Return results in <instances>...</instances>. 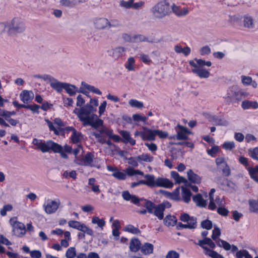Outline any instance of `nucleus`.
<instances>
[{"instance_id": "obj_59", "label": "nucleus", "mask_w": 258, "mask_h": 258, "mask_svg": "<svg viewBox=\"0 0 258 258\" xmlns=\"http://www.w3.org/2000/svg\"><path fill=\"white\" fill-rule=\"evenodd\" d=\"M236 89L235 87L232 86L229 87L227 90V98H228L230 99H232L234 97V94H235V92Z\"/></svg>"}, {"instance_id": "obj_62", "label": "nucleus", "mask_w": 258, "mask_h": 258, "mask_svg": "<svg viewBox=\"0 0 258 258\" xmlns=\"http://www.w3.org/2000/svg\"><path fill=\"white\" fill-rule=\"evenodd\" d=\"M217 211L219 215L222 216H227L229 213V210L226 208L222 207H218Z\"/></svg>"}, {"instance_id": "obj_54", "label": "nucleus", "mask_w": 258, "mask_h": 258, "mask_svg": "<svg viewBox=\"0 0 258 258\" xmlns=\"http://www.w3.org/2000/svg\"><path fill=\"white\" fill-rule=\"evenodd\" d=\"M201 227L207 230H210L212 228V222L209 220H205L201 222Z\"/></svg>"}, {"instance_id": "obj_45", "label": "nucleus", "mask_w": 258, "mask_h": 258, "mask_svg": "<svg viewBox=\"0 0 258 258\" xmlns=\"http://www.w3.org/2000/svg\"><path fill=\"white\" fill-rule=\"evenodd\" d=\"M72 132H73L71 139L72 142L74 143H77L80 140V137H81V133L77 132L76 129H72Z\"/></svg>"}, {"instance_id": "obj_19", "label": "nucleus", "mask_w": 258, "mask_h": 258, "mask_svg": "<svg viewBox=\"0 0 258 258\" xmlns=\"http://www.w3.org/2000/svg\"><path fill=\"white\" fill-rule=\"evenodd\" d=\"M192 72L201 78H208L210 76V72L203 68H194L192 69Z\"/></svg>"}, {"instance_id": "obj_61", "label": "nucleus", "mask_w": 258, "mask_h": 258, "mask_svg": "<svg viewBox=\"0 0 258 258\" xmlns=\"http://www.w3.org/2000/svg\"><path fill=\"white\" fill-rule=\"evenodd\" d=\"M241 82L244 86L250 85L251 81L252 80L251 77L243 75L241 77Z\"/></svg>"}, {"instance_id": "obj_47", "label": "nucleus", "mask_w": 258, "mask_h": 258, "mask_svg": "<svg viewBox=\"0 0 258 258\" xmlns=\"http://www.w3.org/2000/svg\"><path fill=\"white\" fill-rule=\"evenodd\" d=\"M135 59L133 57L128 58L126 63L125 64V68L129 71H134L135 69Z\"/></svg>"}, {"instance_id": "obj_39", "label": "nucleus", "mask_w": 258, "mask_h": 258, "mask_svg": "<svg viewBox=\"0 0 258 258\" xmlns=\"http://www.w3.org/2000/svg\"><path fill=\"white\" fill-rule=\"evenodd\" d=\"M248 171L251 178L253 180L258 178V165L255 166L254 167H249Z\"/></svg>"}, {"instance_id": "obj_25", "label": "nucleus", "mask_w": 258, "mask_h": 258, "mask_svg": "<svg viewBox=\"0 0 258 258\" xmlns=\"http://www.w3.org/2000/svg\"><path fill=\"white\" fill-rule=\"evenodd\" d=\"M192 200L199 207H205L206 206V201L203 199L202 196L200 194L193 196Z\"/></svg>"}, {"instance_id": "obj_50", "label": "nucleus", "mask_w": 258, "mask_h": 258, "mask_svg": "<svg viewBox=\"0 0 258 258\" xmlns=\"http://www.w3.org/2000/svg\"><path fill=\"white\" fill-rule=\"evenodd\" d=\"M145 207L149 213L153 214L155 209L156 205L150 201H147L145 204Z\"/></svg>"}, {"instance_id": "obj_4", "label": "nucleus", "mask_w": 258, "mask_h": 258, "mask_svg": "<svg viewBox=\"0 0 258 258\" xmlns=\"http://www.w3.org/2000/svg\"><path fill=\"white\" fill-rule=\"evenodd\" d=\"M25 29L23 21L20 18L16 17L8 24L7 32L9 35L22 33Z\"/></svg>"}, {"instance_id": "obj_30", "label": "nucleus", "mask_w": 258, "mask_h": 258, "mask_svg": "<svg viewBox=\"0 0 258 258\" xmlns=\"http://www.w3.org/2000/svg\"><path fill=\"white\" fill-rule=\"evenodd\" d=\"M144 176L146 179V185L151 187H155L156 179L153 175L147 174L144 175Z\"/></svg>"}, {"instance_id": "obj_14", "label": "nucleus", "mask_w": 258, "mask_h": 258, "mask_svg": "<svg viewBox=\"0 0 258 258\" xmlns=\"http://www.w3.org/2000/svg\"><path fill=\"white\" fill-rule=\"evenodd\" d=\"M222 180V178H219L218 182V183L220 184L223 186L224 189L226 190H229L230 191L235 190L236 186L232 181L227 179H225L224 180L225 181L224 183V182H221V180Z\"/></svg>"}, {"instance_id": "obj_26", "label": "nucleus", "mask_w": 258, "mask_h": 258, "mask_svg": "<svg viewBox=\"0 0 258 258\" xmlns=\"http://www.w3.org/2000/svg\"><path fill=\"white\" fill-rule=\"evenodd\" d=\"M141 242L138 238H132L130 244V249L132 251L137 252L141 248Z\"/></svg>"}, {"instance_id": "obj_35", "label": "nucleus", "mask_w": 258, "mask_h": 258, "mask_svg": "<svg viewBox=\"0 0 258 258\" xmlns=\"http://www.w3.org/2000/svg\"><path fill=\"white\" fill-rule=\"evenodd\" d=\"M66 87L64 89L66 91L67 93L71 96L74 95L77 92H79L78 89L74 85H71L69 83H67Z\"/></svg>"}, {"instance_id": "obj_17", "label": "nucleus", "mask_w": 258, "mask_h": 258, "mask_svg": "<svg viewBox=\"0 0 258 258\" xmlns=\"http://www.w3.org/2000/svg\"><path fill=\"white\" fill-rule=\"evenodd\" d=\"M85 0H60V4L66 7L72 8L80 4L84 3Z\"/></svg>"}, {"instance_id": "obj_21", "label": "nucleus", "mask_w": 258, "mask_h": 258, "mask_svg": "<svg viewBox=\"0 0 258 258\" xmlns=\"http://www.w3.org/2000/svg\"><path fill=\"white\" fill-rule=\"evenodd\" d=\"M241 107L243 109H248L250 108L257 109L258 108V103L256 101H252L245 100L242 102Z\"/></svg>"}, {"instance_id": "obj_2", "label": "nucleus", "mask_w": 258, "mask_h": 258, "mask_svg": "<svg viewBox=\"0 0 258 258\" xmlns=\"http://www.w3.org/2000/svg\"><path fill=\"white\" fill-rule=\"evenodd\" d=\"M153 17L161 20L171 13L169 3L163 0L157 3L150 10Z\"/></svg>"}, {"instance_id": "obj_34", "label": "nucleus", "mask_w": 258, "mask_h": 258, "mask_svg": "<svg viewBox=\"0 0 258 258\" xmlns=\"http://www.w3.org/2000/svg\"><path fill=\"white\" fill-rule=\"evenodd\" d=\"M154 246L151 243H146L141 247L142 252L145 254H149L153 253Z\"/></svg>"}, {"instance_id": "obj_41", "label": "nucleus", "mask_w": 258, "mask_h": 258, "mask_svg": "<svg viewBox=\"0 0 258 258\" xmlns=\"http://www.w3.org/2000/svg\"><path fill=\"white\" fill-rule=\"evenodd\" d=\"M210 238H209L205 237L204 239L199 240L198 241V245H200V246H201L203 248L205 254L207 255H208V253H207L208 250H212L210 249V248H208L207 246H204V245L208 244L209 243V240H210Z\"/></svg>"}, {"instance_id": "obj_6", "label": "nucleus", "mask_w": 258, "mask_h": 258, "mask_svg": "<svg viewBox=\"0 0 258 258\" xmlns=\"http://www.w3.org/2000/svg\"><path fill=\"white\" fill-rule=\"evenodd\" d=\"M10 223L13 227L12 231L14 235L17 237H22L26 234V228L25 225L17 220L16 217L10 219Z\"/></svg>"}, {"instance_id": "obj_37", "label": "nucleus", "mask_w": 258, "mask_h": 258, "mask_svg": "<svg viewBox=\"0 0 258 258\" xmlns=\"http://www.w3.org/2000/svg\"><path fill=\"white\" fill-rule=\"evenodd\" d=\"M249 210L250 212L258 214V199L250 200L248 201Z\"/></svg>"}, {"instance_id": "obj_43", "label": "nucleus", "mask_w": 258, "mask_h": 258, "mask_svg": "<svg viewBox=\"0 0 258 258\" xmlns=\"http://www.w3.org/2000/svg\"><path fill=\"white\" fill-rule=\"evenodd\" d=\"M125 173L130 176H132L135 175H144L143 172L141 170L134 169L131 167H128L125 170Z\"/></svg>"}, {"instance_id": "obj_44", "label": "nucleus", "mask_w": 258, "mask_h": 258, "mask_svg": "<svg viewBox=\"0 0 258 258\" xmlns=\"http://www.w3.org/2000/svg\"><path fill=\"white\" fill-rule=\"evenodd\" d=\"M216 242L219 247H223L226 250H229L231 248V245L228 242L221 239H218Z\"/></svg>"}, {"instance_id": "obj_42", "label": "nucleus", "mask_w": 258, "mask_h": 258, "mask_svg": "<svg viewBox=\"0 0 258 258\" xmlns=\"http://www.w3.org/2000/svg\"><path fill=\"white\" fill-rule=\"evenodd\" d=\"M68 224L70 227L80 231L83 230L82 229L84 228L83 227L85 225L84 224H81L80 222L73 220L70 221Z\"/></svg>"}, {"instance_id": "obj_7", "label": "nucleus", "mask_w": 258, "mask_h": 258, "mask_svg": "<svg viewBox=\"0 0 258 258\" xmlns=\"http://www.w3.org/2000/svg\"><path fill=\"white\" fill-rule=\"evenodd\" d=\"M60 204V200L59 199H55L53 200L48 199L46 203L43 205V207L47 214H52L56 212Z\"/></svg>"}, {"instance_id": "obj_27", "label": "nucleus", "mask_w": 258, "mask_h": 258, "mask_svg": "<svg viewBox=\"0 0 258 258\" xmlns=\"http://www.w3.org/2000/svg\"><path fill=\"white\" fill-rule=\"evenodd\" d=\"M243 24L245 27L249 29L253 28L254 26L252 18L248 15L243 17Z\"/></svg>"}, {"instance_id": "obj_56", "label": "nucleus", "mask_w": 258, "mask_h": 258, "mask_svg": "<svg viewBox=\"0 0 258 258\" xmlns=\"http://www.w3.org/2000/svg\"><path fill=\"white\" fill-rule=\"evenodd\" d=\"M13 209V206L11 204L5 205L0 211L1 215L5 216L7 214V212L11 211Z\"/></svg>"}, {"instance_id": "obj_57", "label": "nucleus", "mask_w": 258, "mask_h": 258, "mask_svg": "<svg viewBox=\"0 0 258 258\" xmlns=\"http://www.w3.org/2000/svg\"><path fill=\"white\" fill-rule=\"evenodd\" d=\"M215 162L218 167H222V165H225V166H226V167H228V164L223 157L217 158Z\"/></svg>"}, {"instance_id": "obj_10", "label": "nucleus", "mask_w": 258, "mask_h": 258, "mask_svg": "<svg viewBox=\"0 0 258 258\" xmlns=\"http://www.w3.org/2000/svg\"><path fill=\"white\" fill-rule=\"evenodd\" d=\"M209 119L210 121L216 125L228 126L229 124V121L224 118L216 115L211 116Z\"/></svg>"}, {"instance_id": "obj_48", "label": "nucleus", "mask_w": 258, "mask_h": 258, "mask_svg": "<svg viewBox=\"0 0 258 258\" xmlns=\"http://www.w3.org/2000/svg\"><path fill=\"white\" fill-rule=\"evenodd\" d=\"M128 104L132 107L137 108H142L144 107V104L142 102L139 101L136 99H131L128 101Z\"/></svg>"}, {"instance_id": "obj_63", "label": "nucleus", "mask_w": 258, "mask_h": 258, "mask_svg": "<svg viewBox=\"0 0 258 258\" xmlns=\"http://www.w3.org/2000/svg\"><path fill=\"white\" fill-rule=\"evenodd\" d=\"M179 254L176 251L173 250H169L165 258H179Z\"/></svg>"}, {"instance_id": "obj_49", "label": "nucleus", "mask_w": 258, "mask_h": 258, "mask_svg": "<svg viewBox=\"0 0 258 258\" xmlns=\"http://www.w3.org/2000/svg\"><path fill=\"white\" fill-rule=\"evenodd\" d=\"M186 222V224H184V228L191 229H195L197 226V219L196 218H192L190 221Z\"/></svg>"}, {"instance_id": "obj_8", "label": "nucleus", "mask_w": 258, "mask_h": 258, "mask_svg": "<svg viewBox=\"0 0 258 258\" xmlns=\"http://www.w3.org/2000/svg\"><path fill=\"white\" fill-rule=\"evenodd\" d=\"M133 43L147 42L149 43H158L160 41L151 36H146L142 34H137L133 36Z\"/></svg>"}, {"instance_id": "obj_58", "label": "nucleus", "mask_w": 258, "mask_h": 258, "mask_svg": "<svg viewBox=\"0 0 258 258\" xmlns=\"http://www.w3.org/2000/svg\"><path fill=\"white\" fill-rule=\"evenodd\" d=\"M133 0H129L128 1H124L122 0L120 2V6L125 9H130L132 8Z\"/></svg>"}, {"instance_id": "obj_38", "label": "nucleus", "mask_w": 258, "mask_h": 258, "mask_svg": "<svg viewBox=\"0 0 258 258\" xmlns=\"http://www.w3.org/2000/svg\"><path fill=\"white\" fill-rule=\"evenodd\" d=\"M109 21L106 18H100L98 20V28L100 29H108Z\"/></svg>"}, {"instance_id": "obj_22", "label": "nucleus", "mask_w": 258, "mask_h": 258, "mask_svg": "<svg viewBox=\"0 0 258 258\" xmlns=\"http://www.w3.org/2000/svg\"><path fill=\"white\" fill-rule=\"evenodd\" d=\"M50 86L58 92H60L67 85V83L59 82L56 79H54L53 82L50 83Z\"/></svg>"}, {"instance_id": "obj_60", "label": "nucleus", "mask_w": 258, "mask_h": 258, "mask_svg": "<svg viewBox=\"0 0 258 258\" xmlns=\"http://www.w3.org/2000/svg\"><path fill=\"white\" fill-rule=\"evenodd\" d=\"M222 147L226 150H232L235 148V143L234 142H226L223 144Z\"/></svg>"}, {"instance_id": "obj_52", "label": "nucleus", "mask_w": 258, "mask_h": 258, "mask_svg": "<svg viewBox=\"0 0 258 258\" xmlns=\"http://www.w3.org/2000/svg\"><path fill=\"white\" fill-rule=\"evenodd\" d=\"M66 256L67 258L75 257L76 256V248L74 247L69 248L66 251Z\"/></svg>"}, {"instance_id": "obj_32", "label": "nucleus", "mask_w": 258, "mask_h": 258, "mask_svg": "<svg viewBox=\"0 0 258 258\" xmlns=\"http://www.w3.org/2000/svg\"><path fill=\"white\" fill-rule=\"evenodd\" d=\"M164 210L160 204L156 205L153 214L159 220H162L164 217Z\"/></svg>"}, {"instance_id": "obj_36", "label": "nucleus", "mask_w": 258, "mask_h": 258, "mask_svg": "<svg viewBox=\"0 0 258 258\" xmlns=\"http://www.w3.org/2000/svg\"><path fill=\"white\" fill-rule=\"evenodd\" d=\"M176 221L177 219L174 216L171 215H167L164 219V223L166 226H173L175 225Z\"/></svg>"}, {"instance_id": "obj_51", "label": "nucleus", "mask_w": 258, "mask_h": 258, "mask_svg": "<svg viewBox=\"0 0 258 258\" xmlns=\"http://www.w3.org/2000/svg\"><path fill=\"white\" fill-rule=\"evenodd\" d=\"M112 176L118 180H124L126 177L125 173L118 170H115V172L112 173Z\"/></svg>"}, {"instance_id": "obj_23", "label": "nucleus", "mask_w": 258, "mask_h": 258, "mask_svg": "<svg viewBox=\"0 0 258 258\" xmlns=\"http://www.w3.org/2000/svg\"><path fill=\"white\" fill-rule=\"evenodd\" d=\"M119 133L123 138V143H129L132 145L136 144V141L131 137L130 133L128 132L125 131H120Z\"/></svg>"}, {"instance_id": "obj_55", "label": "nucleus", "mask_w": 258, "mask_h": 258, "mask_svg": "<svg viewBox=\"0 0 258 258\" xmlns=\"http://www.w3.org/2000/svg\"><path fill=\"white\" fill-rule=\"evenodd\" d=\"M248 154L251 158L258 161V147L248 149Z\"/></svg>"}, {"instance_id": "obj_24", "label": "nucleus", "mask_w": 258, "mask_h": 258, "mask_svg": "<svg viewBox=\"0 0 258 258\" xmlns=\"http://www.w3.org/2000/svg\"><path fill=\"white\" fill-rule=\"evenodd\" d=\"M174 50L177 53H182L185 56H187L191 52V49L188 46L183 48L181 46L179 45H175Z\"/></svg>"}, {"instance_id": "obj_1", "label": "nucleus", "mask_w": 258, "mask_h": 258, "mask_svg": "<svg viewBox=\"0 0 258 258\" xmlns=\"http://www.w3.org/2000/svg\"><path fill=\"white\" fill-rule=\"evenodd\" d=\"M97 100L90 99L89 103L80 108H76L73 113L77 115L84 126L90 125L94 129H97L96 111Z\"/></svg>"}, {"instance_id": "obj_29", "label": "nucleus", "mask_w": 258, "mask_h": 258, "mask_svg": "<svg viewBox=\"0 0 258 258\" xmlns=\"http://www.w3.org/2000/svg\"><path fill=\"white\" fill-rule=\"evenodd\" d=\"M181 189V196L182 200L185 203H188L190 201L191 192L189 189H187L186 187H182Z\"/></svg>"}, {"instance_id": "obj_12", "label": "nucleus", "mask_w": 258, "mask_h": 258, "mask_svg": "<svg viewBox=\"0 0 258 258\" xmlns=\"http://www.w3.org/2000/svg\"><path fill=\"white\" fill-rule=\"evenodd\" d=\"M33 93L32 91L23 90L20 94V97L21 100L25 104H28L31 102L33 98Z\"/></svg>"}, {"instance_id": "obj_40", "label": "nucleus", "mask_w": 258, "mask_h": 258, "mask_svg": "<svg viewBox=\"0 0 258 258\" xmlns=\"http://www.w3.org/2000/svg\"><path fill=\"white\" fill-rule=\"evenodd\" d=\"M139 161L151 162L154 160V157L148 154H143L137 157Z\"/></svg>"}, {"instance_id": "obj_18", "label": "nucleus", "mask_w": 258, "mask_h": 258, "mask_svg": "<svg viewBox=\"0 0 258 258\" xmlns=\"http://www.w3.org/2000/svg\"><path fill=\"white\" fill-rule=\"evenodd\" d=\"M145 130L144 132V138H143V140L148 141H154L155 140V130H152L147 127H144Z\"/></svg>"}, {"instance_id": "obj_33", "label": "nucleus", "mask_w": 258, "mask_h": 258, "mask_svg": "<svg viewBox=\"0 0 258 258\" xmlns=\"http://www.w3.org/2000/svg\"><path fill=\"white\" fill-rule=\"evenodd\" d=\"M166 196L169 199L175 201H178L180 200L179 197V187L176 188L172 192H166Z\"/></svg>"}, {"instance_id": "obj_20", "label": "nucleus", "mask_w": 258, "mask_h": 258, "mask_svg": "<svg viewBox=\"0 0 258 258\" xmlns=\"http://www.w3.org/2000/svg\"><path fill=\"white\" fill-rule=\"evenodd\" d=\"M187 175L188 179L192 183L198 184L201 181V177L195 173L191 169H189L187 172Z\"/></svg>"}, {"instance_id": "obj_64", "label": "nucleus", "mask_w": 258, "mask_h": 258, "mask_svg": "<svg viewBox=\"0 0 258 258\" xmlns=\"http://www.w3.org/2000/svg\"><path fill=\"white\" fill-rule=\"evenodd\" d=\"M200 54L202 55H208L211 52V49L208 45L204 46L200 49Z\"/></svg>"}, {"instance_id": "obj_31", "label": "nucleus", "mask_w": 258, "mask_h": 258, "mask_svg": "<svg viewBox=\"0 0 258 258\" xmlns=\"http://www.w3.org/2000/svg\"><path fill=\"white\" fill-rule=\"evenodd\" d=\"M171 176L175 180L176 183H183L186 184L187 183V180L184 177L180 176L176 171H171Z\"/></svg>"}, {"instance_id": "obj_53", "label": "nucleus", "mask_w": 258, "mask_h": 258, "mask_svg": "<svg viewBox=\"0 0 258 258\" xmlns=\"http://www.w3.org/2000/svg\"><path fill=\"white\" fill-rule=\"evenodd\" d=\"M125 231L133 233V234H138L139 233L140 230L134 226L132 225H127L124 227Z\"/></svg>"}, {"instance_id": "obj_5", "label": "nucleus", "mask_w": 258, "mask_h": 258, "mask_svg": "<svg viewBox=\"0 0 258 258\" xmlns=\"http://www.w3.org/2000/svg\"><path fill=\"white\" fill-rule=\"evenodd\" d=\"M98 132L101 136H106L116 142H119L120 138L118 135H112L113 131L103 125V121L98 118Z\"/></svg>"}, {"instance_id": "obj_9", "label": "nucleus", "mask_w": 258, "mask_h": 258, "mask_svg": "<svg viewBox=\"0 0 258 258\" xmlns=\"http://www.w3.org/2000/svg\"><path fill=\"white\" fill-rule=\"evenodd\" d=\"M189 64L194 67V68H202L203 66L211 67L212 62L210 61H205L202 59L195 58L194 60L189 61Z\"/></svg>"}, {"instance_id": "obj_13", "label": "nucleus", "mask_w": 258, "mask_h": 258, "mask_svg": "<svg viewBox=\"0 0 258 258\" xmlns=\"http://www.w3.org/2000/svg\"><path fill=\"white\" fill-rule=\"evenodd\" d=\"M125 48L123 47H117L109 51V55L114 59H118L123 54Z\"/></svg>"}, {"instance_id": "obj_15", "label": "nucleus", "mask_w": 258, "mask_h": 258, "mask_svg": "<svg viewBox=\"0 0 258 258\" xmlns=\"http://www.w3.org/2000/svg\"><path fill=\"white\" fill-rule=\"evenodd\" d=\"M170 8L173 13L177 17H182L186 15L188 13V10L187 8L181 9L179 7L175 4H173Z\"/></svg>"}, {"instance_id": "obj_16", "label": "nucleus", "mask_w": 258, "mask_h": 258, "mask_svg": "<svg viewBox=\"0 0 258 258\" xmlns=\"http://www.w3.org/2000/svg\"><path fill=\"white\" fill-rule=\"evenodd\" d=\"M123 199L126 201H131L133 204L138 205L141 199H139L135 195H132L128 191H124L122 193Z\"/></svg>"}, {"instance_id": "obj_11", "label": "nucleus", "mask_w": 258, "mask_h": 258, "mask_svg": "<svg viewBox=\"0 0 258 258\" xmlns=\"http://www.w3.org/2000/svg\"><path fill=\"white\" fill-rule=\"evenodd\" d=\"M173 186V183L167 178L159 177L156 179L155 187L171 188Z\"/></svg>"}, {"instance_id": "obj_46", "label": "nucleus", "mask_w": 258, "mask_h": 258, "mask_svg": "<svg viewBox=\"0 0 258 258\" xmlns=\"http://www.w3.org/2000/svg\"><path fill=\"white\" fill-rule=\"evenodd\" d=\"M93 161V156L90 153H88L85 155L84 159L81 161L80 164H85L86 165H91Z\"/></svg>"}, {"instance_id": "obj_3", "label": "nucleus", "mask_w": 258, "mask_h": 258, "mask_svg": "<svg viewBox=\"0 0 258 258\" xmlns=\"http://www.w3.org/2000/svg\"><path fill=\"white\" fill-rule=\"evenodd\" d=\"M32 144L37 146V149L42 153H46L52 150L53 152H59L61 148L60 145L53 142L51 140L42 141L36 138L33 139Z\"/></svg>"}, {"instance_id": "obj_28", "label": "nucleus", "mask_w": 258, "mask_h": 258, "mask_svg": "<svg viewBox=\"0 0 258 258\" xmlns=\"http://www.w3.org/2000/svg\"><path fill=\"white\" fill-rule=\"evenodd\" d=\"M102 137H99V135L98 134V141L101 143L104 144L106 143L108 147L110 148L111 150L113 151V150H116V146L112 143L109 140H106V136H102Z\"/></svg>"}]
</instances>
